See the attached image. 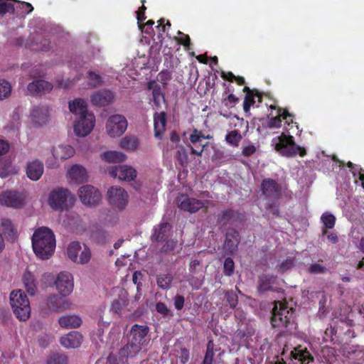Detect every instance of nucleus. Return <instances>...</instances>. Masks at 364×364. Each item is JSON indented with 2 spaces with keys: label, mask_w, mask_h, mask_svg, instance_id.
<instances>
[{
  "label": "nucleus",
  "mask_w": 364,
  "mask_h": 364,
  "mask_svg": "<svg viewBox=\"0 0 364 364\" xmlns=\"http://www.w3.org/2000/svg\"><path fill=\"white\" fill-rule=\"evenodd\" d=\"M295 309L287 303L276 301L272 309L271 324L284 333L292 334L297 328L295 321Z\"/></svg>",
  "instance_id": "f257e3e1"
},
{
  "label": "nucleus",
  "mask_w": 364,
  "mask_h": 364,
  "mask_svg": "<svg viewBox=\"0 0 364 364\" xmlns=\"http://www.w3.org/2000/svg\"><path fill=\"white\" fill-rule=\"evenodd\" d=\"M32 248L37 257L47 259L55 249L56 240L54 233L46 226L37 229L31 237Z\"/></svg>",
  "instance_id": "f03ea898"
},
{
  "label": "nucleus",
  "mask_w": 364,
  "mask_h": 364,
  "mask_svg": "<svg viewBox=\"0 0 364 364\" xmlns=\"http://www.w3.org/2000/svg\"><path fill=\"white\" fill-rule=\"evenodd\" d=\"M149 328L147 325L134 324L131 326L128 342L124 346L123 353L128 350L131 358H134L139 354L143 346L147 343V335Z\"/></svg>",
  "instance_id": "7ed1b4c3"
},
{
  "label": "nucleus",
  "mask_w": 364,
  "mask_h": 364,
  "mask_svg": "<svg viewBox=\"0 0 364 364\" xmlns=\"http://www.w3.org/2000/svg\"><path fill=\"white\" fill-rule=\"evenodd\" d=\"M275 149L281 156L291 158L298 154L304 157L306 154V149L304 147L296 145L294 139L290 134L282 132L279 136L273 140Z\"/></svg>",
  "instance_id": "20e7f679"
},
{
  "label": "nucleus",
  "mask_w": 364,
  "mask_h": 364,
  "mask_svg": "<svg viewBox=\"0 0 364 364\" xmlns=\"http://www.w3.org/2000/svg\"><path fill=\"white\" fill-rule=\"evenodd\" d=\"M10 304L18 319L25 321L30 318V301L22 290L17 289L11 291Z\"/></svg>",
  "instance_id": "39448f33"
},
{
  "label": "nucleus",
  "mask_w": 364,
  "mask_h": 364,
  "mask_svg": "<svg viewBox=\"0 0 364 364\" xmlns=\"http://www.w3.org/2000/svg\"><path fill=\"white\" fill-rule=\"evenodd\" d=\"M75 196L68 188H56L52 190L48 197V204L53 210H68L75 203Z\"/></svg>",
  "instance_id": "423d86ee"
},
{
  "label": "nucleus",
  "mask_w": 364,
  "mask_h": 364,
  "mask_svg": "<svg viewBox=\"0 0 364 364\" xmlns=\"http://www.w3.org/2000/svg\"><path fill=\"white\" fill-rule=\"evenodd\" d=\"M287 350L286 348H284L281 355V360H279L278 358L275 363V364H288L284 360V355L286 354ZM290 358L292 360H296V364H310L313 363L314 361V357L311 355V354L306 350V348L304 347H302L301 346H299L297 347H295L292 350H290Z\"/></svg>",
  "instance_id": "0eeeda50"
},
{
  "label": "nucleus",
  "mask_w": 364,
  "mask_h": 364,
  "mask_svg": "<svg viewBox=\"0 0 364 364\" xmlns=\"http://www.w3.org/2000/svg\"><path fill=\"white\" fill-rule=\"evenodd\" d=\"M107 195L109 204L119 210H124L129 203V194L124 188L112 187Z\"/></svg>",
  "instance_id": "6e6552de"
},
{
  "label": "nucleus",
  "mask_w": 364,
  "mask_h": 364,
  "mask_svg": "<svg viewBox=\"0 0 364 364\" xmlns=\"http://www.w3.org/2000/svg\"><path fill=\"white\" fill-rule=\"evenodd\" d=\"M128 123L125 117L121 114L110 116L106 123L107 132L110 137L122 135L127 129Z\"/></svg>",
  "instance_id": "1a4fd4ad"
},
{
  "label": "nucleus",
  "mask_w": 364,
  "mask_h": 364,
  "mask_svg": "<svg viewBox=\"0 0 364 364\" xmlns=\"http://www.w3.org/2000/svg\"><path fill=\"white\" fill-rule=\"evenodd\" d=\"M95 124V117L92 112L80 115L74 124V132L80 137L90 133Z\"/></svg>",
  "instance_id": "9d476101"
},
{
  "label": "nucleus",
  "mask_w": 364,
  "mask_h": 364,
  "mask_svg": "<svg viewBox=\"0 0 364 364\" xmlns=\"http://www.w3.org/2000/svg\"><path fill=\"white\" fill-rule=\"evenodd\" d=\"M78 195L81 202L88 206H96L102 200L100 191L90 185L80 187Z\"/></svg>",
  "instance_id": "9b49d317"
},
{
  "label": "nucleus",
  "mask_w": 364,
  "mask_h": 364,
  "mask_svg": "<svg viewBox=\"0 0 364 364\" xmlns=\"http://www.w3.org/2000/svg\"><path fill=\"white\" fill-rule=\"evenodd\" d=\"M178 207L191 214L196 213L203 208L205 203L204 201L189 198L188 195L182 194L176 199Z\"/></svg>",
  "instance_id": "f8f14e48"
},
{
  "label": "nucleus",
  "mask_w": 364,
  "mask_h": 364,
  "mask_svg": "<svg viewBox=\"0 0 364 364\" xmlns=\"http://www.w3.org/2000/svg\"><path fill=\"white\" fill-rule=\"evenodd\" d=\"M55 283L60 295L66 296L73 291V277L68 272H60Z\"/></svg>",
  "instance_id": "ddd939ff"
},
{
  "label": "nucleus",
  "mask_w": 364,
  "mask_h": 364,
  "mask_svg": "<svg viewBox=\"0 0 364 364\" xmlns=\"http://www.w3.org/2000/svg\"><path fill=\"white\" fill-rule=\"evenodd\" d=\"M205 139V134H203L202 131H199L197 129H193L189 135V141H191L193 146L191 144L188 146L191 149V154L202 156L204 151V147L208 143H203V141Z\"/></svg>",
  "instance_id": "4468645a"
},
{
  "label": "nucleus",
  "mask_w": 364,
  "mask_h": 364,
  "mask_svg": "<svg viewBox=\"0 0 364 364\" xmlns=\"http://www.w3.org/2000/svg\"><path fill=\"white\" fill-rule=\"evenodd\" d=\"M261 190L266 198L278 199L281 195L282 187L276 180L266 178L262 181Z\"/></svg>",
  "instance_id": "2eb2a0df"
},
{
  "label": "nucleus",
  "mask_w": 364,
  "mask_h": 364,
  "mask_svg": "<svg viewBox=\"0 0 364 364\" xmlns=\"http://www.w3.org/2000/svg\"><path fill=\"white\" fill-rule=\"evenodd\" d=\"M0 204L19 208L24 205V199L17 191H6L0 193Z\"/></svg>",
  "instance_id": "dca6fc26"
},
{
  "label": "nucleus",
  "mask_w": 364,
  "mask_h": 364,
  "mask_svg": "<svg viewBox=\"0 0 364 364\" xmlns=\"http://www.w3.org/2000/svg\"><path fill=\"white\" fill-rule=\"evenodd\" d=\"M71 304L65 296L57 294L49 296L46 299L47 308L53 311L59 312L68 309Z\"/></svg>",
  "instance_id": "f3484780"
},
{
  "label": "nucleus",
  "mask_w": 364,
  "mask_h": 364,
  "mask_svg": "<svg viewBox=\"0 0 364 364\" xmlns=\"http://www.w3.org/2000/svg\"><path fill=\"white\" fill-rule=\"evenodd\" d=\"M109 173L114 178L124 181H132L136 176V171L127 165H117L111 167Z\"/></svg>",
  "instance_id": "a211bd4d"
},
{
  "label": "nucleus",
  "mask_w": 364,
  "mask_h": 364,
  "mask_svg": "<svg viewBox=\"0 0 364 364\" xmlns=\"http://www.w3.org/2000/svg\"><path fill=\"white\" fill-rule=\"evenodd\" d=\"M240 242V235L239 232L234 228L229 229L225 234L224 241L225 250L230 254H233L237 251Z\"/></svg>",
  "instance_id": "6ab92c4d"
},
{
  "label": "nucleus",
  "mask_w": 364,
  "mask_h": 364,
  "mask_svg": "<svg viewBox=\"0 0 364 364\" xmlns=\"http://www.w3.org/2000/svg\"><path fill=\"white\" fill-rule=\"evenodd\" d=\"M44 173V164L38 160L30 161L26 165V174L32 181H37L41 178Z\"/></svg>",
  "instance_id": "aec40b11"
},
{
  "label": "nucleus",
  "mask_w": 364,
  "mask_h": 364,
  "mask_svg": "<svg viewBox=\"0 0 364 364\" xmlns=\"http://www.w3.org/2000/svg\"><path fill=\"white\" fill-rule=\"evenodd\" d=\"M113 99V93L105 89L95 92L90 97L91 102L94 106H107L112 102Z\"/></svg>",
  "instance_id": "412c9836"
},
{
  "label": "nucleus",
  "mask_w": 364,
  "mask_h": 364,
  "mask_svg": "<svg viewBox=\"0 0 364 364\" xmlns=\"http://www.w3.org/2000/svg\"><path fill=\"white\" fill-rule=\"evenodd\" d=\"M83 340V336L78 331H70L68 334L60 338V343L69 349V348L79 347Z\"/></svg>",
  "instance_id": "4be33fe9"
},
{
  "label": "nucleus",
  "mask_w": 364,
  "mask_h": 364,
  "mask_svg": "<svg viewBox=\"0 0 364 364\" xmlns=\"http://www.w3.org/2000/svg\"><path fill=\"white\" fill-rule=\"evenodd\" d=\"M53 89V85L46 80H35L28 85V91L31 95H39L49 92Z\"/></svg>",
  "instance_id": "5701e85b"
},
{
  "label": "nucleus",
  "mask_w": 364,
  "mask_h": 364,
  "mask_svg": "<svg viewBox=\"0 0 364 364\" xmlns=\"http://www.w3.org/2000/svg\"><path fill=\"white\" fill-rule=\"evenodd\" d=\"M147 87L152 90V106L154 109H160L162 104L165 103V97L161 92V85L150 82L148 83Z\"/></svg>",
  "instance_id": "b1692460"
},
{
  "label": "nucleus",
  "mask_w": 364,
  "mask_h": 364,
  "mask_svg": "<svg viewBox=\"0 0 364 364\" xmlns=\"http://www.w3.org/2000/svg\"><path fill=\"white\" fill-rule=\"evenodd\" d=\"M70 179L76 183H83L87 179L86 169L80 164H74L68 173Z\"/></svg>",
  "instance_id": "393cba45"
},
{
  "label": "nucleus",
  "mask_w": 364,
  "mask_h": 364,
  "mask_svg": "<svg viewBox=\"0 0 364 364\" xmlns=\"http://www.w3.org/2000/svg\"><path fill=\"white\" fill-rule=\"evenodd\" d=\"M48 117V109L46 105L34 107L31 111L32 122L37 125L46 123Z\"/></svg>",
  "instance_id": "a878e982"
},
{
  "label": "nucleus",
  "mask_w": 364,
  "mask_h": 364,
  "mask_svg": "<svg viewBox=\"0 0 364 364\" xmlns=\"http://www.w3.org/2000/svg\"><path fill=\"white\" fill-rule=\"evenodd\" d=\"M75 149L70 145H58L53 149V156L57 160H65L74 156Z\"/></svg>",
  "instance_id": "bb28decb"
},
{
  "label": "nucleus",
  "mask_w": 364,
  "mask_h": 364,
  "mask_svg": "<svg viewBox=\"0 0 364 364\" xmlns=\"http://www.w3.org/2000/svg\"><path fill=\"white\" fill-rule=\"evenodd\" d=\"M166 125V114L165 112H156L154 114V134L156 138L161 139L165 131Z\"/></svg>",
  "instance_id": "cd10ccee"
},
{
  "label": "nucleus",
  "mask_w": 364,
  "mask_h": 364,
  "mask_svg": "<svg viewBox=\"0 0 364 364\" xmlns=\"http://www.w3.org/2000/svg\"><path fill=\"white\" fill-rule=\"evenodd\" d=\"M171 230L168 223H161L154 227V232L151 235V239L154 241L166 240L168 238V232Z\"/></svg>",
  "instance_id": "c85d7f7f"
},
{
  "label": "nucleus",
  "mask_w": 364,
  "mask_h": 364,
  "mask_svg": "<svg viewBox=\"0 0 364 364\" xmlns=\"http://www.w3.org/2000/svg\"><path fill=\"white\" fill-rule=\"evenodd\" d=\"M22 282L26 291L33 296L37 291V282L31 272L26 270L22 277Z\"/></svg>",
  "instance_id": "c756f323"
},
{
  "label": "nucleus",
  "mask_w": 364,
  "mask_h": 364,
  "mask_svg": "<svg viewBox=\"0 0 364 364\" xmlns=\"http://www.w3.org/2000/svg\"><path fill=\"white\" fill-rule=\"evenodd\" d=\"M70 111L75 115H82L88 113L87 104L82 98L74 99L73 101L69 102Z\"/></svg>",
  "instance_id": "7c9ffc66"
},
{
  "label": "nucleus",
  "mask_w": 364,
  "mask_h": 364,
  "mask_svg": "<svg viewBox=\"0 0 364 364\" xmlns=\"http://www.w3.org/2000/svg\"><path fill=\"white\" fill-rule=\"evenodd\" d=\"M82 323V319L77 315H65L59 319L60 326L65 328H77Z\"/></svg>",
  "instance_id": "2f4dec72"
},
{
  "label": "nucleus",
  "mask_w": 364,
  "mask_h": 364,
  "mask_svg": "<svg viewBox=\"0 0 364 364\" xmlns=\"http://www.w3.org/2000/svg\"><path fill=\"white\" fill-rule=\"evenodd\" d=\"M124 346L121 347L118 351V354L110 353L107 358V364H122L127 361L129 358H132V355L128 350L124 351L123 353Z\"/></svg>",
  "instance_id": "473e14b6"
},
{
  "label": "nucleus",
  "mask_w": 364,
  "mask_h": 364,
  "mask_svg": "<svg viewBox=\"0 0 364 364\" xmlns=\"http://www.w3.org/2000/svg\"><path fill=\"white\" fill-rule=\"evenodd\" d=\"M289 117H292V115L288 110L279 108L277 110V115L269 119L268 122V127L269 128L279 127L282 125V118L288 122Z\"/></svg>",
  "instance_id": "72a5a7b5"
},
{
  "label": "nucleus",
  "mask_w": 364,
  "mask_h": 364,
  "mask_svg": "<svg viewBox=\"0 0 364 364\" xmlns=\"http://www.w3.org/2000/svg\"><path fill=\"white\" fill-rule=\"evenodd\" d=\"M275 279L276 277L271 275L262 274L260 276L258 281V291L264 293L272 290V284Z\"/></svg>",
  "instance_id": "f704fd0d"
},
{
  "label": "nucleus",
  "mask_w": 364,
  "mask_h": 364,
  "mask_svg": "<svg viewBox=\"0 0 364 364\" xmlns=\"http://www.w3.org/2000/svg\"><path fill=\"white\" fill-rule=\"evenodd\" d=\"M1 229H3L4 234L11 239L18 237V232L13 224L12 221L8 218H1Z\"/></svg>",
  "instance_id": "c9c22d12"
},
{
  "label": "nucleus",
  "mask_w": 364,
  "mask_h": 364,
  "mask_svg": "<svg viewBox=\"0 0 364 364\" xmlns=\"http://www.w3.org/2000/svg\"><path fill=\"white\" fill-rule=\"evenodd\" d=\"M240 213L237 210L232 208H228L221 212L218 218V220L223 222L224 224L229 222L237 221L239 219Z\"/></svg>",
  "instance_id": "e433bc0d"
},
{
  "label": "nucleus",
  "mask_w": 364,
  "mask_h": 364,
  "mask_svg": "<svg viewBox=\"0 0 364 364\" xmlns=\"http://www.w3.org/2000/svg\"><path fill=\"white\" fill-rule=\"evenodd\" d=\"M102 159L109 163H119L125 161L127 156L119 151H107L102 155Z\"/></svg>",
  "instance_id": "4c0bfd02"
},
{
  "label": "nucleus",
  "mask_w": 364,
  "mask_h": 364,
  "mask_svg": "<svg viewBox=\"0 0 364 364\" xmlns=\"http://www.w3.org/2000/svg\"><path fill=\"white\" fill-rule=\"evenodd\" d=\"M173 279V276L171 274H161L156 276L157 285L162 290L169 289Z\"/></svg>",
  "instance_id": "58836bf2"
},
{
  "label": "nucleus",
  "mask_w": 364,
  "mask_h": 364,
  "mask_svg": "<svg viewBox=\"0 0 364 364\" xmlns=\"http://www.w3.org/2000/svg\"><path fill=\"white\" fill-rule=\"evenodd\" d=\"M255 96L259 98V102H262V96L258 91H257V90H255V92H249L246 94L243 102V109L245 113H248L250 112V107L255 102Z\"/></svg>",
  "instance_id": "ea45409f"
},
{
  "label": "nucleus",
  "mask_w": 364,
  "mask_h": 364,
  "mask_svg": "<svg viewBox=\"0 0 364 364\" xmlns=\"http://www.w3.org/2000/svg\"><path fill=\"white\" fill-rule=\"evenodd\" d=\"M215 343L213 340H209L206 344L205 356L200 364H213L215 355Z\"/></svg>",
  "instance_id": "a19ab883"
},
{
  "label": "nucleus",
  "mask_w": 364,
  "mask_h": 364,
  "mask_svg": "<svg viewBox=\"0 0 364 364\" xmlns=\"http://www.w3.org/2000/svg\"><path fill=\"white\" fill-rule=\"evenodd\" d=\"M242 134L237 129L229 132L225 136V141L234 147L239 146L240 141L242 140Z\"/></svg>",
  "instance_id": "79ce46f5"
},
{
  "label": "nucleus",
  "mask_w": 364,
  "mask_h": 364,
  "mask_svg": "<svg viewBox=\"0 0 364 364\" xmlns=\"http://www.w3.org/2000/svg\"><path fill=\"white\" fill-rule=\"evenodd\" d=\"M139 145L138 139L134 136H126L120 141V146L124 149L134 150Z\"/></svg>",
  "instance_id": "37998d69"
},
{
  "label": "nucleus",
  "mask_w": 364,
  "mask_h": 364,
  "mask_svg": "<svg viewBox=\"0 0 364 364\" xmlns=\"http://www.w3.org/2000/svg\"><path fill=\"white\" fill-rule=\"evenodd\" d=\"M80 250L81 246L78 242H71L67 250L69 259H70L74 262H77L78 259L77 254Z\"/></svg>",
  "instance_id": "c03bdc74"
},
{
  "label": "nucleus",
  "mask_w": 364,
  "mask_h": 364,
  "mask_svg": "<svg viewBox=\"0 0 364 364\" xmlns=\"http://www.w3.org/2000/svg\"><path fill=\"white\" fill-rule=\"evenodd\" d=\"M68 357L62 353H56L48 357L46 364H68Z\"/></svg>",
  "instance_id": "a18cd8bd"
},
{
  "label": "nucleus",
  "mask_w": 364,
  "mask_h": 364,
  "mask_svg": "<svg viewBox=\"0 0 364 364\" xmlns=\"http://www.w3.org/2000/svg\"><path fill=\"white\" fill-rule=\"evenodd\" d=\"M321 220L326 230H331L335 227L336 218L333 214L325 213L321 217Z\"/></svg>",
  "instance_id": "49530a36"
},
{
  "label": "nucleus",
  "mask_w": 364,
  "mask_h": 364,
  "mask_svg": "<svg viewBox=\"0 0 364 364\" xmlns=\"http://www.w3.org/2000/svg\"><path fill=\"white\" fill-rule=\"evenodd\" d=\"M159 25L156 26L157 29L159 31V33L157 36L158 40L159 42H157L156 43V50L159 53L160 50L161 49V44L163 41V34L165 32V19L161 18L158 21Z\"/></svg>",
  "instance_id": "de8ad7c7"
},
{
  "label": "nucleus",
  "mask_w": 364,
  "mask_h": 364,
  "mask_svg": "<svg viewBox=\"0 0 364 364\" xmlns=\"http://www.w3.org/2000/svg\"><path fill=\"white\" fill-rule=\"evenodd\" d=\"M176 158L182 166H186L189 162L188 155L186 148L181 146L176 151Z\"/></svg>",
  "instance_id": "09e8293b"
},
{
  "label": "nucleus",
  "mask_w": 364,
  "mask_h": 364,
  "mask_svg": "<svg viewBox=\"0 0 364 364\" xmlns=\"http://www.w3.org/2000/svg\"><path fill=\"white\" fill-rule=\"evenodd\" d=\"M328 271V269L326 267L318 264H311L308 268H307V272L310 274H326Z\"/></svg>",
  "instance_id": "8fccbe9b"
},
{
  "label": "nucleus",
  "mask_w": 364,
  "mask_h": 364,
  "mask_svg": "<svg viewBox=\"0 0 364 364\" xmlns=\"http://www.w3.org/2000/svg\"><path fill=\"white\" fill-rule=\"evenodd\" d=\"M15 6L13 4L8 1V0H0V15H4L7 13L14 14Z\"/></svg>",
  "instance_id": "3c124183"
},
{
  "label": "nucleus",
  "mask_w": 364,
  "mask_h": 364,
  "mask_svg": "<svg viewBox=\"0 0 364 364\" xmlns=\"http://www.w3.org/2000/svg\"><path fill=\"white\" fill-rule=\"evenodd\" d=\"M235 264L234 260L230 258H226L223 263V273L227 277H231L234 274Z\"/></svg>",
  "instance_id": "603ef678"
},
{
  "label": "nucleus",
  "mask_w": 364,
  "mask_h": 364,
  "mask_svg": "<svg viewBox=\"0 0 364 364\" xmlns=\"http://www.w3.org/2000/svg\"><path fill=\"white\" fill-rule=\"evenodd\" d=\"M11 92V86L5 80H0V100L8 97Z\"/></svg>",
  "instance_id": "864d4df0"
},
{
  "label": "nucleus",
  "mask_w": 364,
  "mask_h": 364,
  "mask_svg": "<svg viewBox=\"0 0 364 364\" xmlns=\"http://www.w3.org/2000/svg\"><path fill=\"white\" fill-rule=\"evenodd\" d=\"M177 35L179 36V37H175L176 42L184 46L186 49H190V45L191 44L190 36L181 31H178Z\"/></svg>",
  "instance_id": "5fc2aeb1"
},
{
  "label": "nucleus",
  "mask_w": 364,
  "mask_h": 364,
  "mask_svg": "<svg viewBox=\"0 0 364 364\" xmlns=\"http://www.w3.org/2000/svg\"><path fill=\"white\" fill-rule=\"evenodd\" d=\"M225 296L230 308L235 309L238 302V297L235 292L232 290L228 291L225 292Z\"/></svg>",
  "instance_id": "6e6d98bb"
},
{
  "label": "nucleus",
  "mask_w": 364,
  "mask_h": 364,
  "mask_svg": "<svg viewBox=\"0 0 364 364\" xmlns=\"http://www.w3.org/2000/svg\"><path fill=\"white\" fill-rule=\"evenodd\" d=\"M88 84L92 87H96L102 82V77L100 74L93 71H88Z\"/></svg>",
  "instance_id": "4d7b16f0"
},
{
  "label": "nucleus",
  "mask_w": 364,
  "mask_h": 364,
  "mask_svg": "<svg viewBox=\"0 0 364 364\" xmlns=\"http://www.w3.org/2000/svg\"><path fill=\"white\" fill-rule=\"evenodd\" d=\"M37 41L41 40L40 45L36 43V47L33 49L37 51H47L50 49V42L48 39L38 36Z\"/></svg>",
  "instance_id": "13d9d810"
},
{
  "label": "nucleus",
  "mask_w": 364,
  "mask_h": 364,
  "mask_svg": "<svg viewBox=\"0 0 364 364\" xmlns=\"http://www.w3.org/2000/svg\"><path fill=\"white\" fill-rule=\"evenodd\" d=\"M90 249L85 246V249L81 252L77 262L80 264H87L90 261Z\"/></svg>",
  "instance_id": "bf43d9fd"
},
{
  "label": "nucleus",
  "mask_w": 364,
  "mask_h": 364,
  "mask_svg": "<svg viewBox=\"0 0 364 364\" xmlns=\"http://www.w3.org/2000/svg\"><path fill=\"white\" fill-rule=\"evenodd\" d=\"M294 265V258L288 257L279 265V272H284Z\"/></svg>",
  "instance_id": "052dcab7"
},
{
  "label": "nucleus",
  "mask_w": 364,
  "mask_h": 364,
  "mask_svg": "<svg viewBox=\"0 0 364 364\" xmlns=\"http://www.w3.org/2000/svg\"><path fill=\"white\" fill-rule=\"evenodd\" d=\"M142 6L139 9L136 11V19L139 23L143 22L146 20V16L145 14V11L146 10V6L144 5L146 3V0H141Z\"/></svg>",
  "instance_id": "680f3d73"
},
{
  "label": "nucleus",
  "mask_w": 364,
  "mask_h": 364,
  "mask_svg": "<svg viewBox=\"0 0 364 364\" xmlns=\"http://www.w3.org/2000/svg\"><path fill=\"white\" fill-rule=\"evenodd\" d=\"M176 240H167L165 242V244L161 248V252H168L173 251L176 248Z\"/></svg>",
  "instance_id": "e2e57ef3"
},
{
  "label": "nucleus",
  "mask_w": 364,
  "mask_h": 364,
  "mask_svg": "<svg viewBox=\"0 0 364 364\" xmlns=\"http://www.w3.org/2000/svg\"><path fill=\"white\" fill-rule=\"evenodd\" d=\"M257 151V148L253 144H249L247 146H245L242 151V156L245 157H250L255 154Z\"/></svg>",
  "instance_id": "0e129e2a"
},
{
  "label": "nucleus",
  "mask_w": 364,
  "mask_h": 364,
  "mask_svg": "<svg viewBox=\"0 0 364 364\" xmlns=\"http://www.w3.org/2000/svg\"><path fill=\"white\" fill-rule=\"evenodd\" d=\"M156 309L157 312H159V314H161L163 316H168V314H171L170 309H168L166 305L165 304L162 303V301H159L156 304Z\"/></svg>",
  "instance_id": "69168bd1"
},
{
  "label": "nucleus",
  "mask_w": 364,
  "mask_h": 364,
  "mask_svg": "<svg viewBox=\"0 0 364 364\" xmlns=\"http://www.w3.org/2000/svg\"><path fill=\"white\" fill-rule=\"evenodd\" d=\"M185 298L182 295H176L174 297V306L177 310H181L184 306Z\"/></svg>",
  "instance_id": "338daca9"
},
{
  "label": "nucleus",
  "mask_w": 364,
  "mask_h": 364,
  "mask_svg": "<svg viewBox=\"0 0 364 364\" xmlns=\"http://www.w3.org/2000/svg\"><path fill=\"white\" fill-rule=\"evenodd\" d=\"M19 4L18 8L21 9L23 13L25 14H30L33 10V8L32 6V4L27 2H18Z\"/></svg>",
  "instance_id": "774afa93"
}]
</instances>
